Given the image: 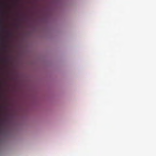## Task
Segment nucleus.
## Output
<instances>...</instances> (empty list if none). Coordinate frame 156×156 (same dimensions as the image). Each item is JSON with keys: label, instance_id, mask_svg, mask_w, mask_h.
<instances>
[{"label": "nucleus", "instance_id": "f257e3e1", "mask_svg": "<svg viewBox=\"0 0 156 156\" xmlns=\"http://www.w3.org/2000/svg\"><path fill=\"white\" fill-rule=\"evenodd\" d=\"M1 23H2V30H5V28L4 27V26H3V25H2V24L3 23V21H2V20L1 21Z\"/></svg>", "mask_w": 156, "mask_h": 156}]
</instances>
